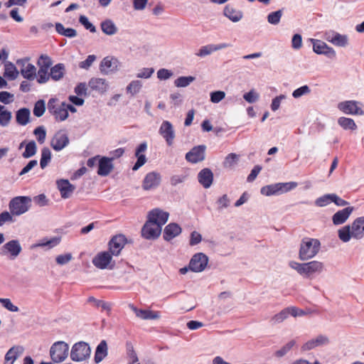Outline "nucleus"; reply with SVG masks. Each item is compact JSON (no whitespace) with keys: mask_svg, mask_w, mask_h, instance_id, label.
<instances>
[{"mask_svg":"<svg viewBox=\"0 0 364 364\" xmlns=\"http://www.w3.org/2000/svg\"><path fill=\"white\" fill-rule=\"evenodd\" d=\"M321 242L318 239L304 237L301 240L299 251V258L309 260L314 258L319 252Z\"/></svg>","mask_w":364,"mask_h":364,"instance_id":"f257e3e1","label":"nucleus"},{"mask_svg":"<svg viewBox=\"0 0 364 364\" xmlns=\"http://www.w3.org/2000/svg\"><path fill=\"white\" fill-rule=\"evenodd\" d=\"M297 186L296 182L276 183L262 187L261 194L270 196H278L290 191Z\"/></svg>","mask_w":364,"mask_h":364,"instance_id":"f03ea898","label":"nucleus"},{"mask_svg":"<svg viewBox=\"0 0 364 364\" xmlns=\"http://www.w3.org/2000/svg\"><path fill=\"white\" fill-rule=\"evenodd\" d=\"M91 348L88 343L84 341L75 343L70 350V358L75 362H82L90 356Z\"/></svg>","mask_w":364,"mask_h":364,"instance_id":"7ed1b4c3","label":"nucleus"},{"mask_svg":"<svg viewBox=\"0 0 364 364\" xmlns=\"http://www.w3.org/2000/svg\"><path fill=\"white\" fill-rule=\"evenodd\" d=\"M31 200L27 196H17L9 202V210L14 215H20L26 213L29 207Z\"/></svg>","mask_w":364,"mask_h":364,"instance_id":"20e7f679","label":"nucleus"},{"mask_svg":"<svg viewBox=\"0 0 364 364\" xmlns=\"http://www.w3.org/2000/svg\"><path fill=\"white\" fill-rule=\"evenodd\" d=\"M69 346L64 341H57L53 344L50 349V355L55 363H60L65 360L68 355Z\"/></svg>","mask_w":364,"mask_h":364,"instance_id":"39448f33","label":"nucleus"},{"mask_svg":"<svg viewBox=\"0 0 364 364\" xmlns=\"http://www.w3.org/2000/svg\"><path fill=\"white\" fill-rule=\"evenodd\" d=\"M47 108L56 121H64L68 117V112L65 108V102H58L51 98L47 104Z\"/></svg>","mask_w":364,"mask_h":364,"instance_id":"423d86ee","label":"nucleus"},{"mask_svg":"<svg viewBox=\"0 0 364 364\" xmlns=\"http://www.w3.org/2000/svg\"><path fill=\"white\" fill-rule=\"evenodd\" d=\"M323 38L326 41L337 47L345 48L348 45L347 35L341 34L333 30H328L323 33Z\"/></svg>","mask_w":364,"mask_h":364,"instance_id":"0eeeda50","label":"nucleus"},{"mask_svg":"<svg viewBox=\"0 0 364 364\" xmlns=\"http://www.w3.org/2000/svg\"><path fill=\"white\" fill-rule=\"evenodd\" d=\"M360 102L355 100H346L338 104V109L346 114L364 115V111L360 107Z\"/></svg>","mask_w":364,"mask_h":364,"instance_id":"6e6552de","label":"nucleus"},{"mask_svg":"<svg viewBox=\"0 0 364 364\" xmlns=\"http://www.w3.org/2000/svg\"><path fill=\"white\" fill-rule=\"evenodd\" d=\"M208 263V257L202 252L195 254L189 262V269L193 272H203Z\"/></svg>","mask_w":364,"mask_h":364,"instance_id":"1a4fd4ad","label":"nucleus"},{"mask_svg":"<svg viewBox=\"0 0 364 364\" xmlns=\"http://www.w3.org/2000/svg\"><path fill=\"white\" fill-rule=\"evenodd\" d=\"M162 228L160 226L153 223L151 220L147 219L146 222L141 228V236L146 240H156L161 233Z\"/></svg>","mask_w":364,"mask_h":364,"instance_id":"9d476101","label":"nucleus"},{"mask_svg":"<svg viewBox=\"0 0 364 364\" xmlns=\"http://www.w3.org/2000/svg\"><path fill=\"white\" fill-rule=\"evenodd\" d=\"M313 44V50L318 55H323L329 58H334L336 55L335 50L328 46L325 42L318 39H310Z\"/></svg>","mask_w":364,"mask_h":364,"instance_id":"9b49d317","label":"nucleus"},{"mask_svg":"<svg viewBox=\"0 0 364 364\" xmlns=\"http://www.w3.org/2000/svg\"><path fill=\"white\" fill-rule=\"evenodd\" d=\"M159 134L164 138L166 144L169 146H172L176 137V133L172 124L167 120L162 122Z\"/></svg>","mask_w":364,"mask_h":364,"instance_id":"f8f14e48","label":"nucleus"},{"mask_svg":"<svg viewBox=\"0 0 364 364\" xmlns=\"http://www.w3.org/2000/svg\"><path fill=\"white\" fill-rule=\"evenodd\" d=\"M127 242L125 235L119 234L112 237L109 242V250L112 255L117 256Z\"/></svg>","mask_w":364,"mask_h":364,"instance_id":"ddd939ff","label":"nucleus"},{"mask_svg":"<svg viewBox=\"0 0 364 364\" xmlns=\"http://www.w3.org/2000/svg\"><path fill=\"white\" fill-rule=\"evenodd\" d=\"M168 217L169 213L160 208H154L150 210L147 216L148 219L151 220L153 223L160 226L161 228L162 226L168 221Z\"/></svg>","mask_w":364,"mask_h":364,"instance_id":"4468645a","label":"nucleus"},{"mask_svg":"<svg viewBox=\"0 0 364 364\" xmlns=\"http://www.w3.org/2000/svg\"><path fill=\"white\" fill-rule=\"evenodd\" d=\"M161 176L160 173L152 171L148 173L142 183V188L145 191H150L156 188L161 183Z\"/></svg>","mask_w":364,"mask_h":364,"instance_id":"2eb2a0df","label":"nucleus"},{"mask_svg":"<svg viewBox=\"0 0 364 364\" xmlns=\"http://www.w3.org/2000/svg\"><path fill=\"white\" fill-rule=\"evenodd\" d=\"M205 149L206 146L205 145L194 146L186 154V159L192 164L203 161L205 159Z\"/></svg>","mask_w":364,"mask_h":364,"instance_id":"dca6fc26","label":"nucleus"},{"mask_svg":"<svg viewBox=\"0 0 364 364\" xmlns=\"http://www.w3.org/2000/svg\"><path fill=\"white\" fill-rule=\"evenodd\" d=\"M112 161L113 158L101 156L98 160L97 174L100 176H108L114 168Z\"/></svg>","mask_w":364,"mask_h":364,"instance_id":"f3484780","label":"nucleus"},{"mask_svg":"<svg viewBox=\"0 0 364 364\" xmlns=\"http://www.w3.org/2000/svg\"><path fill=\"white\" fill-rule=\"evenodd\" d=\"M21 247L18 240H12L6 242L1 247V253L6 255L10 254L11 259L16 258L21 252Z\"/></svg>","mask_w":364,"mask_h":364,"instance_id":"a211bd4d","label":"nucleus"},{"mask_svg":"<svg viewBox=\"0 0 364 364\" xmlns=\"http://www.w3.org/2000/svg\"><path fill=\"white\" fill-rule=\"evenodd\" d=\"M303 277H309L315 273H321L323 269V264L321 262L314 260L304 263Z\"/></svg>","mask_w":364,"mask_h":364,"instance_id":"6ab92c4d","label":"nucleus"},{"mask_svg":"<svg viewBox=\"0 0 364 364\" xmlns=\"http://www.w3.org/2000/svg\"><path fill=\"white\" fill-rule=\"evenodd\" d=\"M57 187L63 198L66 199L71 196L75 187L71 184L67 179H60L57 181Z\"/></svg>","mask_w":364,"mask_h":364,"instance_id":"aec40b11","label":"nucleus"},{"mask_svg":"<svg viewBox=\"0 0 364 364\" xmlns=\"http://www.w3.org/2000/svg\"><path fill=\"white\" fill-rule=\"evenodd\" d=\"M353 210V207L349 206L337 211L332 216V221L333 225H339L343 224L348 219Z\"/></svg>","mask_w":364,"mask_h":364,"instance_id":"412c9836","label":"nucleus"},{"mask_svg":"<svg viewBox=\"0 0 364 364\" xmlns=\"http://www.w3.org/2000/svg\"><path fill=\"white\" fill-rule=\"evenodd\" d=\"M68 143L69 139L67 134L61 132L56 133L50 141L51 146L55 151L62 150Z\"/></svg>","mask_w":364,"mask_h":364,"instance_id":"4be33fe9","label":"nucleus"},{"mask_svg":"<svg viewBox=\"0 0 364 364\" xmlns=\"http://www.w3.org/2000/svg\"><path fill=\"white\" fill-rule=\"evenodd\" d=\"M111 255L108 252H100L92 259V264L96 267L104 269L107 268L112 260Z\"/></svg>","mask_w":364,"mask_h":364,"instance_id":"5701e85b","label":"nucleus"},{"mask_svg":"<svg viewBox=\"0 0 364 364\" xmlns=\"http://www.w3.org/2000/svg\"><path fill=\"white\" fill-rule=\"evenodd\" d=\"M198 180L203 188H210L213 181V173L212 171L208 168L202 169L198 174Z\"/></svg>","mask_w":364,"mask_h":364,"instance_id":"b1692460","label":"nucleus"},{"mask_svg":"<svg viewBox=\"0 0 364 364\" xmlns=\"http://www.w3.org/2000/svg\"><path fill=\"white\" fill-rule=\"evenodd\" d=\"M181 231V228L177 223H169L164 230L163 237L166 241H171L174 237L179 235Z\"/></svg>","mask_w":364,"mask_h":364,"instance_id":"393cba45","label":"nucleus"},{"mask_svg":"<svg viewBox=\"0 0 364 364\" xmlns=\"http://www.w3.org/2000/svg\"><path fill=\"white\" fill-rule=\"evenodd\" d=\"M129 308L135 313L137 317L144 320L157 319L160 317V314L158 311L138 309L133 304H129Z\"/></svg>","mask_w":364,"mask_h":364,"instance_id":"a878e982","label":"nucleus"},{"mask_svg":"<svg viewBox=\"0 0 364 364\" xmlns=\"http://www.w3.org/2000/svg\"><path fill=\"white\" fill-rule=\"evenodd\" d=\"M88 86L92 90L103 94L107 90L109 85L105 79L92 77L89 80Z\"/></svg>","mask_w":364,"mask_h":364,"instance_id":"bb28decb","label":"nucleus"},{"mask_svg":"<svg viewBox=\"0 0 364 364\" xmlns=\"http://www.w3.org/2000/svg\"><path fill=\"white\" fill-rule=\"evenodd\" d=\"M353 238L362 239L364 237V216L357 218L351 224Z\"/></svg>","mask_w":364,"mask_h":364,"instance_id":"cd10ccee","label":"nucleus"},{"mask_svg":"<svg viewBox=\"0 0 364 364\" xmlns=\"http://www.w3.org/2000/svg\"><path fill=\"white\" fill-rule=\"evenodd\" d=\"M107 355L108 346L107 341L105 340H102L95 349L94 355L95 363L97 364L100 363L107 356Z\"/></svg>","mask_w":364,"mask_h":364,"instance_id":"c85d7f7f","label":"nucleus"},{"mask_svg":"<svg viewBox=\"0 0 364 364\" xmlns=\"http://www.w3.org/2000/svg\"><path fill=\"white\" fill-rule=\"evenodd\" d=\"M328 342L329 340L327 336L319 335L316 338H313L304 343L302 346V349L304 350H309L316 347L326 345L328 343Z\"/></svg>","mask_w":364,"mask_h":364,"instance_id":"c756f323","label":"nucleus"},{"mask_svg":"<svg viewBox=\"0 0 364 364\" xmlns=\"http://www.w3.org/2000/svg\"><path fill=\"white\" fill-rule=\"evenodd\" d=\"M223 14L231 21L235 23L240 21L243 17V13L241 11L236 10L230 5L225 6Z\"/></svg>","mask_w":364,"mask_h":364,"instance_id":"7c9ffc66","label":"nucleus"},{"mask_svg":"<svg viewBox=\"0 0 364 364\" xmlns=\"http://www.w3.org/2000/svg\"><path fill=\"white\" fill-rule=\"evenodd\" d=\"M30 110L28 108H21L16 113L17 124L21 126L26 125L29 122Z\"/></svg>","mask_w":364,"mask_h":364,"instance_id":"2f4dec72","label":"nucleus"},{"mask_svg":"<svg viewBox=\"0 0 364 364\" xmlns=\"http://www.w3.org/2000/svg\"><path fill=\"white\" fill-rule=\"evenodd\" d=\"M65 71V68L64 64L58 63L50 68V72L49 73V76L50 78L55 81H58L63 78L64 76Z\"/></svg>","mask_w":364,"mask_h":364,"instance_id":"473e14b6","label":"nucleus"},{"mask_svg":"<svg viewBox=\"0 0 364 364\" xmlns=\"http://www.w3.org/2000/svg\"><path fill=\"white\" fill-rule=\"evenodd\" d=\"M55 28L56 32L63 36L72 38L77 36V31L73 28H65L61 23H55Z\"/></svg>","mask_w":364,"mask_h":364,"instance_id":"72a5a7b5","label":"nucleus"},{"mask_svg":"<svg viewBox=\"0 0 364 364\" xmlns=\"http://www.w3.org/2000/svg\"><path fill=\"white\" fill-rule=\"evenodd\" d=\"M100 27L102 32L108 36H113L117 32V27L111 19L102 21Z\"/></svg>","mask_w":364,"mask_h":364,"instance_id":"f704fd0d","label":"nucleus"},{"mask_svg":"<svg viewBox=\"0 0 364 364\" xmlns=\"http://www.w3.org/2000/svg\"><path fill=\"white\" fill-rule=\"evenodd\" d=\"M22 351L23 348L19 346H14L10 348L5 355V364H13Z\"/></svg>","mask_w":364,"mask_h":364,"instance_id":"c9c22d12","label":"nucleus"},{"mask_svg":"<svg viewBox=\"0 0 364 364\" xmlns=\"http://www.w3.org/2000/svg\"><path fill=\"white\" fill-rule=\"evenodd\" d=\"M126 351L127 355V364H140L138 355L130 342L126 343Z\"/></svg>","mask_w":364,"mask_h":364,"instance_id":"e433bc0d","label":"nucleus"},{"mask_svg":"<svg viewBox=\"0 0 364 364\" xmlns=\"http://www.w3.org/2000/svg\"><path fill=\"white\" fill-rule=\"evenodd\" d=\"M338 124L344 130L354 131L358 128L353 119L345 117H341L338 119Z\"/></svg>","mask_w":364,"mask_h":364,"instance_id":"4c0bfd02","label":"nucleus"},{"mask_svg":"<svg viewBox=\"0 0 364 364\" xmlns=\"http://www.w3.org/2000/svg\"><path fill=\"white\" fill-rule=\"evenodd\" d=\"M339 239L343 242H348L353 237V229L351 225H346L338 231Z\"/></svg>","mask_w":364,"mask_h":364,"instance_id":"58836bf2","label":"nucleus"},{"mask_svg":"<svg viewBox=\"0 0 364 364\" xmlns=\"http://www.w3.org/2000/svg\"><path fill=\"white\" fill-rule=\"evenodd\" d=\"M21 73L23 77L31 80L35 77L36 69L34 65L26 62L23 65Z\"/></svg>","mask_w":364,"mask_h":364,"instance_id":"ea45409f","label":"nucleus"},{"mask_svg":"<svg viewBox=\"0 0 364 364\" xmlns=\"http://www.w3.org/2000/svg\"><path fill=\"white\" fill-rule=\"evenodd\" d=\"M11 117V112L7 110L4 106L0 105V125L2 127L8 126Z\"/></svg>","mask_w":364,"mask_h":364,"instance_id":"a19ab883","label":"nucleus"},{"mask_svg":"<svg viewBox=\"0 0 364 364\" xmlns=\"http://www.w3.org/2000/svg\"><path fill=\"white\" fill-rule=\"evenodd\" d=\"M142 87V82L139 80H132L127 86V92L132 96L139 93Z\"/></svg>","mask_w":364,"mask_h":364,"instance_id":"79ce46f5","label":"nucleus"},{"mask_svg":"<svg viewBox=\"0 0 364 364\" xmlns=\"http://www.w3.org/2000/svg\"><path fill=\"white\" fill-rule=\"evenodd\" d=\"M296 345V341L294 340H291L287 343H286L284 346H282L280 349L277 350L274 355L277 358H282L286 355L287 353L290 352L292 348Z\"/></svg>","mask_w":364,"mask_h":364,"instance_id":"37998d69","label":"nucleus"},{"mask_svg":"<svg viewBox=\"0 0 364 364\" xmlns=\"http://www.w3.org/2000/svg\"><path fill=\"white\" fill-rule=\"evenodd\" d=\"M333 193L325 194L316 199L314 203L318 207H325L333 202Z\"/></svg>","mask_w":364,"mask_h":364,"instance_id":"c03bdc74","label":"nucleus"},{"mask_svg":"<svg viewBox=\"0 0 364 364\" xmlns=\"http://www.w3.org/2000/svg\"><path fill=\"white\" fill-rule=\"evenodd\" d=\"M5 70H4V76L7 77L11 80L15 79L17 77L18 71L15 65L10 63L7 62L5 63Z\"/></svg>","mask_w":364,"mask_h":364,"instance_id":"a18cd8bd","label":"nucleus"},{"mask_svg":"<svg viewBox=\"0 0 364 364\" xmlns=\"http://www.w3.org/2000/svg\"><path fill=\"white\" fill-rule=\"evenodd\" d=\"M282 15L283 11L282 9L271 12L267 15V21L272 25H277L280 22Z\"/></svg>","mask_w":364,"mask_h":364,"instance_id":"49530a36","label":"nucleus"},{"mask_svg":"<svg viewBox=\"0 0 364 364\" xmlns=\"http://www.w3.org/2000/svg\"><path fill=\"white\" fill-rule=\"evenodd\" d=\"M193 76H181L174 81V85L177 87H186L195 80Z\"/></svg>","mask_w":364,"mask_h":364,"instance_id":"de8ad7c7","label":"nucleus"},{"mask_svg":"<svg viewBox=\"0 0 364 364\" xmlns=\"http://www.w3.org/2000/svg\"><path fill=\"white\" fill-rule=\"evenodd\" d=\"M36 152V145L34 141H29L25 148L24 152L22 154V156L25 159L30 158L35 155Z\"/></svg>","mask_w":364,"mask_h":364,"instance_id":"09e8293b","label":"nucleus"},{"mask_svg":"<svg viewBox=\"0 0 364 364\" xmlns=\"http://www.w3.org/2000/svg\"><path fill=\"white\" fill-rule=\"evenodd\" d=\"M38 63L40 65L38 81L40 82H46V56L44 55H41Z\"/></svg>","mask_w":364,"mask_h":364,"instance_id":"8fccbe9b","label":"nucleus"},{"mask_svg":"<svg viewBox=\"0 0 364 364\" xmlns=\"http://www.w3.org/2000/svg\"><path fill=\"white\" fill-rule=\"evenodd\" d=\"M289 316V307H287V308H285L283 310H282L279 313L275 314L272 318V321L274 323H282L285 319H287Z\"/></svg>","mask_w":364,"mask_h":364,"instance_id":"3c124183","label":"nucleus"},{"mask_svg":"<svg viewBox=\"0 0 364 364\" xmlns=\"http://www.w3.org/2000/svg\"><path fill=\"white\" fill-rule=\"evenodd\" d=\"M237 161L238 156L236 154H229L225 158L223 166L225 168H232L237 163Z\"/></svg>","mask_w":364,"mask_h":364,"instance_id":"603ef678","label":"nucleus"},{"mask_svg":"<svg viewBox=\"0 0 364 364\" xmlns=\"http://www.w3.org/2000/svg\"><path fill=\"white\" fill-rule=\"evenodd\" d=\"M88 301L93 302L96 305V306L101 307L103 310H106L108 312L111 311L112 305L109 302L104 301L102 300H98L93 296H90L88 298Z\"/></svg>","mask_w":364,"mask_h":364,"instance_id":"864d4df0","label":"nucleus"},{"mask_svg":"<svg viewBox=\"0 0 364 364\" xmlns=\"http://www.w3.org/2000/svg\"><path fill=\"white\" fill-rule=\"evenodd\" d=\"M112 60L109 58H105L100 63V69L101 73L108 74L112 71Z\"/></svg>","mask_w":364,"mask_h":364,"instance_id":"5fc2aeb1","label":"nucleus"},{"mask_svg":"<svg viewBox=\"0 0 364 364\" xmlns=\"http://www.w3.org/2000/svg\"><path fill=\"white\" fill-rule=\"evenodd\" d=\"M154 73L153 68H143L140 69L136 75L138 78L149 79Z\"/></svg>","mask_w":364,"mask_h":364,"instance_id":"6e6d98bb","label":"nucleus"},{"mask_svg":"<svg viewBox=\"0 0 364 364\" xmlns=\"http://www.w3.org/2000/svg\"><path fill=\"white\" fill-rule=\"evenodd\" d=\"M79 22L85 28V29L90 31V32H96V27L90 22L87 16L81 15L79 18Z\"/></svg>","mask_w":364,"mask_h":364,"instance_id":"4d7b16f0","label":"nucleus"},{"mask_svg":"<svg viewBox=\"0 0 364 364\" xmlns=\"http://www.w3.org/2000/svg\"><path fill=\"white\" fill-rule=\"evenodd\" d=\"M214 52L213 44H208L204 46H202L198 53H196L197 56L203 58L206 55H210Z\"/></svg>","mask_w":364,"mask_h":364,"instance_id":"13d9d810","label":"nucleus"},{"mask_svg":"<svg viewBox=\"0 0 364 364\" xmlns=\"http://www.w3.org/2000/svg\"><path fill=\"white\" fill-rule=\"evenodd\" d=\"M259 95L255 90H251L243 95V98L249 103H254L258 100Z\"/></svg>","mask_w":364,"mask_h":364,"instance_id":"bf43d9fd","label":"nucleus"},{"mask_svg":"<svg viewBox=\"0 0 364 364\" xmlns=\"http://www.w3.org/2000/svg\"><path fill=\"white\" fill-rule=\"evenodd\" d=\"M230 199L227 194L223 195L221 197H220L216 203L218 205V210H222L224 208H228L230 205Z\"/></svg>","mask_w":364,"mask_h":364,"instance_id":"052dcab7","label":"nucleus"},{"mask_svg":"<svg viewBox=\"0 0 364 364\" xmlns=\"http://www.w3.org/2000/svg\"><path fill=\"white\" fill-rule=\"evenodd\" d=\"M46 107L44 105V101L43 100H38L34 106L33 108V114L38 117H41L44 112Z\"/></svg>","mask_w":364,"mask_h":364,"instance_id":"680f3d73","label":"nucleus"},{"mask_svg":"<svg viewBox=\"0 0 364 364\" xmlns=\"http://www.w3.org/2000/svg\"><path fill=\"white\" fill-rule=\"evenodd\" d=\"M225 97V93L223 91H213L210 94V101L213 103H218L222 101Z\"/></svg>","mask_w":364,"mask_h":364,"instance_id":"e2e57ef3","label":"nucleus"},{"mask_svg":"<svg viewBox=\"0 0 364 364\" xmlns=\"http://www.w3.org/2000/svg\"><path fill=\"white\" fill-rule=\"evenodd\" d=\"M311 90L308 85H303L292 92V96L294 98H299L300 97L310 93Z\"/></svg>","mask_w":364,"mask_h":364,"instance_id":"0e129e2a","label":"nucleus"},{"mask_svg":"<svg viewBox=\"0 0 364 364\" xmlns=\"http://www.w3.org/2000/svg\"><path fill=\"white\" fill-rule=\"evenodd\" d=\"M172 75V71L166 68H161L157 71V77L160 80H166L169 79Z\"/></svg>","mask_w":364,"mask_h":364,"instance_id":"69168bd1","label":"nucleus"},{"mask_svg":"<svg viewBox=\"0 0 364 364\" xmlns=\"http://www.w3.org/2000/svg\"><path fill=\"white\" fill-rule=\"evenodd\" d=\"M0 303L4 308L12 312H17L18 308L14 305L9 299H1L0 298Z\"/></svg>","mask_w":364,"mask_h":364,"instance_id":"338daca9","label":"nucleus"},{"mask_svg":"<svg viewBox=\"0 0 364 364\" xmlns=\"http://www.w3.org/2000/svg\"><path fill=\"white\" fill-rule=\"evenodd\" d=\"M95 59L96 57L95 55H89L85 60L80 63L79 67L80 68L87 70L94 63Z\"/></svg>","mask_w":364,"mask_h":364,"instance_id":"774afa93","label":"nucleus"}]
</instances>
